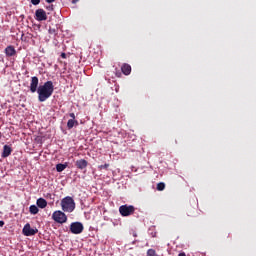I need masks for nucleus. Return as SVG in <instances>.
I'll return each instance as SVG.
<instances>
[{
	"mask_svg": "<svg viewBox=\"0 0 256 256\" xmlns=\"http://www.w3.org/2000/svg\"><path fill=\"white\" fill-rule=\"evenodd\" d=\"M29 212L31 213V215H37V213H39V207L31 205L29 207Z\"/></svg>",
	"mask_w": 256,
	"mask_h": 256,
	"instance_id": "obj_16",
	"label": "nucleus"
},
{
	"mask_svg": "<svg viewBox=\"0 0 256 256\" xmlns=\"http://www.w3.org/2000/svg\"><path fill=\"white\" fill-rule=\"evenodd\" d=\"M16 53L17 51L13 46H8L5 48V54L7 55V57H13Z\"/></svg>",
	"mask_w": 256,
	"mask_h": 256,
	"instance_id": "obj_11",
	"label": "nucleus"
},
{
	"mask_svg": "<svg viewBox=\"0 0 256 256\" xmlns=\"http://www.w3.org/2000/svg\"><path fill=\"white\" fill-rule=\"evenodd\" d=\"M87 165H89V162L85 159H80L76 161V167L77 169H86Z\"/></svg>",
	"mask_w": 256,
	"mask_h": 256,
	"instance_id": "obj_10",
	"label": "nucleus"
},
{
	"mask_svg": "<svg viewBox=\"0 0 256 256\" xmlns=\"http://www.w3.org/2000/svg\"><path fill=\"white\" fill-rule=\"evenodd\" d=\"M38 89H39V78L37 76H34L31 78L30 91L31 93H37Z\"/></svg>",
	"mask_w": 256,
	"mask_h": 256,
	"instance_id": "obj_7",
	"label": "nucleus"
},
{
	"mask_svg": "<svg viewBox=\"0 0 256 256\" xmlns=\"http://www.w3.org/2000/svg\"><path fill=\"white\" fill-rule=\"evenodd\" d=\"M52 219L55 221V223H60L61 225H63V223H67V215L61 210L54 211L52 214Z\"/></svg>",
	"mask_w": 256,
	"mask_h": 256,
	"instance_id": "obj_3",
	"label": "nucleus"
},
{
	"mask_svg": "<svg viewBox=\"0 0 256 256\" xmlns=\"http://www.w3.org/2000/svg\"><path fill=\"white\" fill-rule=\"evenodd\" d=\"M147 256H157V252L155 251V249H148Z\"/></svg>",
	"mask_w": 256,
	"mask_h": 256,
	"instance_id": "obj_18",
	"label": "nucleus"
},
{
	"mask_svg": "<svg viewBox=\"0 0 256 256\" xmlns=\"http://www.w3.org/2000/svg\"><path fill=\"white\" fill-rule=\"evenodd\" d=\"M46 3H55V0H46Z\"/></svg>",
	"mask_w": 256,
	"mask_h": 256,
	"instance_id": "obj_27",
	"label": "nucleus"
},
{
	"mask_svg": "<svg viewBox=\"0 0 256 256\" xmlns=\"http://www.w3.org/2000/svg\"><path fill=\"white\" fill-rule=\"evenodd\" d=\"M121 71H122L123 75H131V65L124 63L121 66Z\"/></svg>",
	"mask_w": 256,
	"mask_h": 256,
	"instance_id": "obj_12",
	"label": "nucleus"
},
{
	"mask_svg": "<svg viewBox=\"0 0 256 256\" xmlns=\"http://www.w3.org/2000/svg\"><path fill=\"white\" fill-rule=\"evenodd\" d=\"M5 225V221L0 220V227H3Z\"/></svg>",
	"mask_w": 256,
	"mask_h": 256,
	"instance_id": "obj_26",
	"label": "nucleus"
},
{
	"mask_svg": "<svg viewBox=\"0 0 256 256\" xmlns=\"http://www.w3.org/2000/svg\"><path fill=\"white\" fill-rule=\"evenodd\" d=\"M69 117H71V119L75 120V113H70Z\"/></svg>",
	"mask_w": 256,
	"mask_h": 256,
	"instance_id": "obj_25",
	"label": "nucleus"
},
{
	"mask_svg": "<svg viewBox=\"0 0 256 256\" xmlns=\"http://www.w3.org/2000/svg\"><path fill=\"white\" fill-rule=\"evenodd\" d=\"M178 256H187V254H185V252L179 253Z\"/></svg>",
	"mask_w": 256,
	"mask_h": 256,
	"instance_id": "obj_28",
	"label": "nucleus"
},
{
	"mask_svg": "<svg viewBox=\"0 0 256 256\" xmlns=\"http://www.w3.org/2000/svg\"><path fill=\"white\" fill-rule=\"evenodd\" d=\"M11 153H13V149L11 148V146L4 145L3 152H2V158L7 159V157H9V155H11Z\"/></svg>",
	"mask_w": 256,
	"mask_h": 256,
	"instance_id": "obj_9",
	"label": "nucleus"
},
{
	"mask_svg": "<svg viewBox=\"0 0 256 256\" xmlns=\"http://www.w3.org/2000/svg\"><path fill=\"white\" fill-rule=\"evenodd\" d=\"M98 169H100V171H102V169L108 170V169H109V164L100 165V166L98 167Z\"/></svg>",
	"mask_w": 256,
	"mask_h": 256,
	"instance_id": "obj_20",
	"label": "nucleus"
},
{
	"mask_svg": "<svg viewBox=\"0 0 256 256\" xmlns=\"http://www.w3.org/2000/svg\"><path fill=\"white\" fill-rule=\"evenodd\" d=\"M116 71V77H121V72H119V70H117V68L115 69Z\"/></svg>",
	"mask_w": 256,
	"mask_h": 256,
	"instance_id": "obj_24",
	"label": "nucleus"
},
{
	"mask_svg": "<svg viewBox=\"0 0 256 256\" xmlns=\"http://www.w3.org/2000/svg\"><path fill=\"white\" fill-rule=\"evenodd\" d=\"M0 139H1V132H0Z\"/></svg>",
	"mask_w": 256,
	"mask_h": 256,
	"instance_id": "obj_30",
	"label": "nucleus"
},
{
	"mask_svg": "<svg viewBox=\"0 0 256 256\" xmlns=\"http://www.w3.org/2000/svg\"><path fill=\"white\" fill-rule=\"evenodd\" d=\"M83 229H85V227L81 222H73L70 224V231L73 235H81V233H83Z\"/></svg>",
	"mask_w": 256,
	"mask_h": 256,
	"instance_id": "obj_5",
	"label": "nucleus"
},
{
	"mask_svg": "<svg viewBox=\"0 0 256 256\" xmlns=\"http://www.w3.org/2000/svg\"><path fill=\"white\" fill-rule=\"evenodd\" d=\"M36 205L37 207H39V209H45V207H47V200H45L44 198H38L36 201Z\"/></svg>",
	"mask_w": 256,
	"mask_h": 256,
	"instance_id": "obj_13",
	"label": "nucleus"
},
{
	"mask_svg": "<svg viewBox=\"0 0 256 256\" xmlns=\"http://www.w3.org/2000/svg\"><path fill=\"white\" fill-rule=\"evenodd\" d=\"M157 191H165V183L159 182L157 184Z\"/></svg>",
	"mask_w": 256,
	"mask_h": 256,
	"instance_id": "obj_17",
	"label": "nucleus"
},
{
	"mask_svg": "<svg viewBox=\"0 0 256 256\" xmlns=\"http://www.w3.org/2000/svg\"><path fill=\"white\" fill-rule=\"evenodd\" d=\"M22 233L25 237H33V235H37V233H39V230L37 228H31V224L27 223L24 225Z\"/></svg>",
	"mask_w": 256,
	"mask_h": 256,
	"instance_id": "obj_6",
	"label": "nucleus"
},
{
	"mask_svg": "<svg viewBox=\"0 0 256 256\" xmlns=\"http://www.w3.org/2000/svg\"><path fill=\"white\" fill-rule=\"evenodd\" d=\"M61 207L64 213H73L75 211V200L70 196H66L61 200Z\"/></svg>",
	"mask_w": 256,
	"mask_h": 256,
	"instance_id": "obj_2",
	"label": "nucleus"
},
{
	"mask_svg": "<svg viewBox=\"0 0 256 256\" xmlns=\"http://www.w3.org/2000/svg\"><path fill=\"white\" fill-rule=\"evenodd\" d=\"M46 9H47L48 11H53L54 8H53V5L51 4V5L47 6Z\"/></svg>",
	"mask_w": 256,
	"mask_h": 256,
	"instance_id": "obj_22",
	"label": "nucleus"
},
{
	"mask_svg": "<svg viewBox=\"0 0 256 256\" xmlns=\"http://www.w3.org/2000/svg\"><path fill=\"white\" fill-rule=\"evenodd\" d=\"M32 5H39L41 0H31Z\"/></svg>",
	"mask_w": 256,
	"mask_h": 256,
	"instance_id": "obj_21",
	"label": "nucleus"
},
{
	"mask_svg": "<svg viewBox=\"0 0 256 256\" xmlns=\"http://www.w3.org/2000/svg\"><path fill=\"white\" fill-rule=\"evenodd\" d=\"M35 17L37 21H47V12L43 9H37L35 12Z\"/></svg>",
	"mask_w": 256,
	"mask_h": 256,
	"instance_id": "obj_8",
	"label": "nucleus"
},
{
	"mask_svg": "<svg viewBox=\"0 0 256 256\" xmlns=\"http://www.w3.org/2000/svg\"><path fill=\"white\" fill-rule=\"evenodd\" d=\"M53 91H55L53 81H47L44 83V85H40L37 90L38 101H40V103H45V101H47V99L53 95Z\"/></svg>",
	"mask_w": 256,
	"mask_h": 256,
	"instance_id": "obj_1",
	"label": "nucleus"
},
{
	"mask_svg": "<svg viewBox=\"0 0 256 256\" xmlns=\"http://www.w3.org/2000/svg\"><path fill=\"white\" fill-rule=\"evenodd\" d=\"M78 125H79V121H77V120L69 119L67 122L68 129H73L74 127H77Z\"/></svg>",
	"mask_w": 256,
	"mask_h": 256,
	"instance_id": "obj_14",
	"label": "nucleus"
},
{
	"mask_svg": "<svg viewBox=\"0 0 256 256\" xmlns=\"http://www.w3.org/2000/svg\"><path fill=\"white\" fill-rule=\"evenodd\" d=\"M61 57H62V59H67V54L65 52H62Z\"/></svg>",
	"mask_w": 256,
	"mask_h": 256,
	"instance_id": "obj_23",
	"label": "nucleus"
},
{
	"mask_svg": "<svg viewBox=\"0 0 256 256\" xmlns=\"http://www.w3.org/2000/svg\"><path fill=\"white\" fill-rule=\"evenodd\" d=\"M67 169V164L59 163L56 165V171L58 173H62V171H65Z\"/></svg>",
	"mask_w": 256,
	"mask_h": 256,
	"instance_id": "obj_15",
	"label": "nucleus"
},
{
	"mask_svg": "<svg viewBox=\"0 0 256 256\" xmlns=\"http://www.w3.org/2000/svg\"><path fill=\"white\" fill-rule=\"evenodd\" d=\"M119 213L122 215V217H129L135 213V206L127 204L122 205L119 207Z\"/></svg>",
	"mask_w": 256,
	"mask_h": 256,
	"instance_id": "obj_4",
	"label": "nucleus"
},
{
	"mask_svg": "<svg viewBox=\"0 0 256 256\" xmlns=\"http://www.w3.org/2000/svg\"><path fill=\"white\" fill-rule=\"evenodd\" d=\"M57 28H52V27H50L49 29H48V33L50 34V35H57Z\"/></svg>",
	"mask_w": 256,
	"mask_h": 256,
	"instance_id": "obj_19",
	"label": "nucleus"
},
{
	"mask_svg": "<svg viewBox=\"0 0 256 256\" xmlns=\"http://www.w3.org/2000/svg\"><path fill=\"white\" fill-rule=\"evenodd\" d=\"M72 3H73V4L79 3V0H72Z\"/></svg>",
	"mask_w": 256,
	"mask_h": 256,
	"instance_id": "obj_29",
	"label": "nucleus"
}]
</instances>
